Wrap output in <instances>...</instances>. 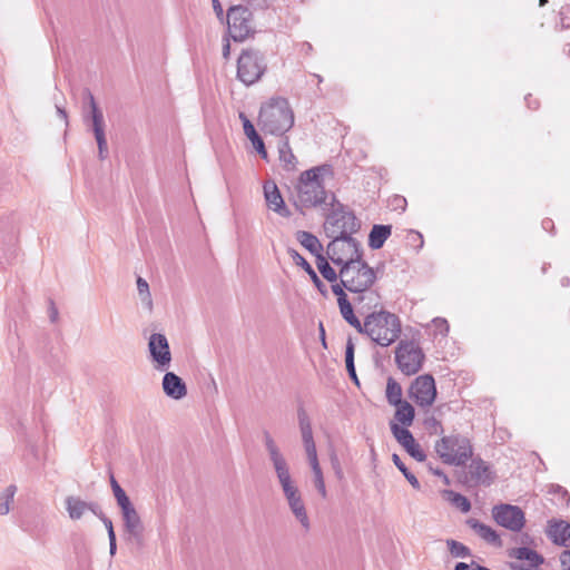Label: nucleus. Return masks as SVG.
Listing matches in <instances>:
<instances>
[{"instance_id":"nucleus-1","label":"nucleus","mask_w":570,"mask_h":570,"mask_svg":"<svg viewBox=\"0 0 570 570\" xmlns=\"http://www.w3.org/2000/svg\"><path fill=\"white\" fill-rule=\"evenodd\" d=\"M263 440L289 510L303 529L308 531L309 519L301 491L292 479L288 462L268 431H264Z\"/></svg>"},{"instance_id":"nucleus-2","label":"nucleus","mask_w":570,"mask_h":570,"mask_svg":"<svg viewBox=\"0 0 570 570\" xmlns=\"http://www.w3.org/2000/svg\"><path fill=\"white\" fill-rule=\"evenodd\" d=\"M345 289L356 294L354 303L361 308H371L379 303V295L372 289L376 281L375 271L368 266L363 256L356 261L347 262L338 271Z\"/></svg>"},{"instance_id":"nucleus-3","label":"nucleus","mask_w":570,"mask_h":570,"mask_svg":"<svg viewBox=\"0 0 570 570\" xmlns=\"http://www.w3.org/2000/svg\"><path fill=\"white\" fill-rule=\"evenodd\" d=\"M331 173L330 165H321L301 173L295 185L296 209L303 213L305 209L316 208L325 204L327 191L325 189L323 175Z\"/></svg>"},{"instance_id":"nucleus-4","label":"nucleus","mask_w":570,"mask_h":570,"mask_svg":"<svg viewBox=\"0 0 570 570\" xmlns=\"http://www.w3.org/2000/svg\"><path fill=\"white\" fill-rule=\"evenodd\" d=\"M258 125L265 134L283 137L294 126V112L286 98L274 97L259 110Z\"/></svg>"},{"instance_id":"nucleus-5","label":"nucleus","mask_w":570,"mask_h":570,"mask_svg":"<svg viewBox=\"0 0 570 570\" xmlns=\"http://www.w3.org/2000/svg\"><path fill=\"white\" fill-rule=\"evenodd\" d=\"M360 333L367 335L377 345L386 347L399 338L401 322L393 313L373 312L364 318Z\"/></svg>"},{"instance_id":"nucleus-6","label":"nucleus","mask_w":570,"mask_h":570,"mask_svg":"<svg viewBox=\"0 0 570 570\" xmlns=\"http://www.w3.org/2000/svg\"><path fill=\"white\" fill-rule=\"evenodd\" d=\"M331 205L332 209L327 213L323 225L326 237H353L361 228L360 219L335 196Z\"/></svg>"},{"instance_id":"nucleus-7","label":"nucleus","mask_w":570,"mask_h":570,"mask_svg":"<svg viewBox=\"0 0 570 570\" xmlns=\"http://www.w3.org/2000/svg\"><path fill=\"white\" fill-rule=\"evenodd\" d=\"M435 452L443 463L463 466L473 456V446L470 439L460 433L444 435L434 444Z\"/></svg>"},{"instance_id":"nucleus-8","label":"nucleus","mask_w":570,"mask_h":570,"mask_svg":"<svg viewBox=\"0 0 570 570\" xmlns=\"http://www.w3.org/2000/svg\"><path fill=\"white\" fill-rule=\"evenodd\" d=\"M267 69L265 56L256 49H244L237 60V78L246 86L257 82Z\"/></svg>"},{"instance_id":"nucleus-9","label":"nucleus","mask_w":570,"mask_h":570,"mask_svg":"<svg viewBox=\"0 0 570 570\" xmlns=\"http://www.w3.org/2000/svg\"><path fill=\"white\" fill-rule=\"evenodd\" d=\"M328 259L340 268L347 262L356 261L364 255L361 243L354 237L331 238L326 246Z\"/></svg>"},{"instance_id":"nucleus-10","label":"nucleus","mask_w":570,"mask_h":570,"mask_svg":"<svg viewBox=\"0 0 570 570\" xmlns=\"http://www.w3.org/2000/svg\"><path fill=\"white\" fill-rule=\"evenodd\" d=\"M425 356L414 341H401L395 348V362L400 371L407 375L416 374L423 365Z\"/></svg>"},{"instance_id":"nucleus-11","label":"nucleus","mask_w":570,"mask_h":570,"mask_svg":"<svg viewBox=\"0 0 570 570\" xmlns=\"http://www.w3.org/2000/svg\"><path fill=\"white\" fill-rule=\"evenodd\" d=\"M228 33L235 41L245 40L253 31L252 13L243 6L230 7L227 12Z\"/></svg>"},{"instance_id":"nucleus-12","label":"nucleus","mask_w":570,"mask_h":570,"mask_svg":"<svg viewBox=\"0 0 570 570\" xmlns=\"http://www.w3.org/2000/svg\"><path fill=\"white\" fill-rule=\"evenodd\" d=\"M492 518L499 525L512 532L521 531L525 523L522 509L508 503L494 505L492 508Z\"/></svg>"},{"instance_id":"nucleus-13","label":"nucleus","mask_w":570,"mask_h":570,"mask_svg":"<svg viewBox=\"0 0 570 570\" xmlns=\"http://www.w3.org/2000/svg\"><path fill=\"white\" fill-rule=\"evenodd\" d=\"M124 520V539L136 548L144 546L145 527L134 504L121 510Z\"/></svg>"},{"instance_id":"nucleus-14","label":"nucleus","mask_w":570,"mask_h":570,"mask_svg":"<svg viewBox=\"0 0 570 570\" xmlns=\"http://www.w3.org/2000/svg\"><path fill=\"white\" fill-rule=\"evenodd\" d=\"M410 395L419 406H431L436 397L434 377L431 374L417 376L410 386Z\"/></svg>"},{"instance_id":"nucleus-15","label":"nucleus","mask_w":570,"mask_h":570,"mask_svg":"<svg viewBox=\"0 0 570 570\" xmlns=\"http://www.w3.org/2000/svg\"><path fill=\"white\" fill-rule=\"evenodd\" d=\"M148 350L151 361L158 371H166L170 366L171 353L167 337L160 333H154L148 341Z\"/></svg>"},{"instance_id":"nucleus-16","label":"nucleus","mask_w":570,"mask_h":570,"mask_svg":"<svg viewBox=\"0 0 570 570\" xmlns=\"http://www.w3.org/2000/svg\"><path fill=\"white\" fill-rule=\"evenodd\" d=\"M297 419L302 442L306 452L307 460L317 458L316 444L313 436L312 423L304 407L297 410Z\"/></svg>"},{"instance_id":"nucleus-17","label":"nucleus","mask_w":570,"mask_h":570,"mask_svg":"<svg viewBox=\"0 0 570 570\" xmlns=\"http://www.w3.org/2000/svg\"><path fill=\"white\" fill-rule=\"evenodd\" d=\"M263 189L267 207L282 216H288L289 212L286 209L285 202L275 181H265Z\"/></svg>"},{"instance_id":"nucleus-18","label":"nucleus","mask_w":570,"mask_h":570,"mask_svg":"<svg viewBox=\"0 0 570 570\" xmlns=\"http://www.w3.org/2000/svg\"><path fill=\"white\" fill-rule=\"evenodd\" d=\"M164 393L174 400H181L187 395L185 382L174 372H166L163 377Z\"/></svg>"},{"instance_id":"nucleus-19","label":"nucleus","mask_w":570,"mask_h":570,"mask_svg":"<svg viewBox=\"0 0 570 570\" xmlns=\"http://www.w3.org/2000/svg\"><path fill=\"white\" fill-rule=\"evenodd\" d=\"M547 534L557 546L568 547L570 544V524L566 521H549Z\"/></svg>"},{"instance_id":"nucleus-20","label":"nucleus","mask_w":570,"mask_h":570,"mask_svg":"<svg viewBox=\"0 0 570 570\" xmlns=\"http://www.w3.org/2000/svg\"><path fill=\"white\" fill-rule=\"evenodd\" d=\"M85 100L88 101L90 108L91 129L95 137L105 135V120L102 111L98 108L95 97L89 89L83 92Z\"/></svg>"},{"instance_id":"nucleus-21","label":"nucleus","mask_w":570,"mask_h":570,"mask_svg":"<svg viewBox=\"0 0 570 570\" xmlns=\"http://www.w3.org/2000/svg\"><path fill=\"white\" fill-rule=\"evenodd\" d=\"M288 254L294 261V263L297 266H301L306 272V274H308L318 292L325 296L327 294V288L325 284L320 279L311 264L294 248H288Z\"/></svg>"},{"instance_id":"nucleus-22","label":"nucleus","mask_w":570,"mask_h":570,"mask_svg":"<svg viewBox=\"0 0 570 570\" xmlns=\"http://www.w3.org/2000/svg\"><path fill=\"white\" fill-rule=\"evenodd\" d=\"M466 524L484 541L493 546L500 547L502 544L500 535L491 527L480 522L478 519H469Z\"/></svg>"},{"instance_id":"nucleus-23","label":"nucleus","mask_w":570,"mask_h":570,"mask_svg":"<svg viewBox=\"0 0 570 570\" xmlns=\"http://www.w3.org/2000/svg\"><path fill=\"white\" fill-rule=\"evenodd\" d=\"M469 473L471 478L478 483L490 484L492 481L490 475V466L480 458L471 460L469 465Z\"/></svg>"},{"instance_id":"nucleus-24","label":"nucleus","mask_w":570,"mask_h":570,"mask_svg":"<svg viewBox=\"0 0 570 570\" xmlns=\"http://www.w3.org/2000/svg\"><path fill=\"white\" fill-rule=\"evenodd\" d=\"M296 239L306 250L314 255L315 258H318V255H323V245L314 234L306 230H298L296 233Z\"/></svg>"},{"instance_id":"nucleus-25","label":"nucleus","mask_w":570,"mask_h":570,"mask_svg":"<svg viewBox=\"0 0 570 570\" xmlns=\"http://www.w3.org/2000/svg\"><path fill=\"white\" fill-rule=\"evenodd\" d=\"M65 507L68 517L72 521L80 520L87 511V501L76 495H69L65 499Z\"/></svg>"},{"instance_id":"nucleus-26","label":"nucleus","mask_w":570,"mask_h":570,"mask_svg":"<svg viewBox=\"0 0 570 570\" xmlns=\"http://www.w3.org/2000/svg\"><path fill=\"white\" fill-rule=\"evenodd\" d=\"M392 227L390 225H374L368 234L370 248H382L386 239L390 237Z\"/></svg>"},{"instance_id":"nucleus-27","label":"nucleus","mask_w":570,"mask_h":570,"mask_svg":"<svg viewBox=\"0 0 570 570\" xmlns=\"http://www.w3.org/2000/svg\"><path fill=\"white\" fill-rule=\"evenodd\" d=\"M279 161L285 170H293L296 167V157L292 151L288 138H282L278 144Z\"/></svg>"},{"instance_id":"nucleus-28","label":"nucleus","mask_w":570,"mask_h":570,"mask_svg":"<svg viewBox=\"0 0 570 570\" xmlns=\"http://www.w3.org/2000/svg\"><path fill=\"white\" fill-rule=\"evenodd\" d=\"M396 411L394 414L395 423H401L403 426H410L413 423L415 411L414 407L407 402H401L400 404L395 405Z\"/></svg>"},{"instance_id":"nucleus-29","label":"nucleus","mask_w":570,"mask_h":570,"mask_svg":"<svg viewBox=\"0 0 570 570\" xmlns=\"http://www.w3.org/2000/svg\"><path fill=\"white\" fill-rule=\"evenodd\" d=\"M511 556L519 560L528 561L530 566L534 568L541 566L544 562V558L541 554L527 547H520L514 549Z\"/></svg>"},{"instance_id":"nucleus-30","label":"nucleus","mask_w":570,"mask_h":570,"mask_svg":"<svg viewBox=\"0 0 570 570\" xmlns=\"http://www.w3.org/2000/svg\"><path fill=\"white\" fill-rule=\"evenodd\" d=\"M337 304L340 307L341 315L345 320V322L353 326L357 332H361L363 323L355 316L353 306L348 298L342 299V302H338Z\"/></svg>"},{"instance_id":"nucleus-31","label":"nucleus","mask_w":570,"mask_h":570,"mask_svg":"<svg viewBox=\"0 0 570 570\" xmlns=\"http://www.w3.org/2000/svg\"><path fill=\"white\" fill-rule=\"evenodd\" d=\"M354 352H355V345H354L352 338L348 337L347 341H346V346H345V365H346V371H347L348 376L351 377V380L356 385H358L360 382H358V379H357V375H356L355 364H354Z\"/></svg>"},{"instance_id":"nucleus-32","label":"nucleus","mask_w":570,"mask_h":570,"mask_svg":"<svg viewBox=\"0 0 570 570\" xmlns=\"http://www.w3.org/2000/svg\"><path fill=\"white\" fill-rule=\"evenodd\" d=\"M308 463H309L312 472H313V476H314L313 481H314V485H315L316 490L320 492L322 498H326L327 492H326L323 472H322V469H321V465L318 462V458L308 459Z\"/></svg>"},{"instance_id":"nucleus-33","label":"nucleus","mask_w":570,"mask_h":570,"mask_svg":"<svg viewBox=\"0 0 570 570\" xmlns=\"http://www.w3.org/2000/svg\"><path fill=\"white\" fill-rule=\"evenodd\" d=\"M390 426L393 436L404 449L409 443H412V441L415 440L407 426H401L394 421L390 423Z\"/></svg>"},{"instance_id":"nucleus-34","label":"nucleus","mask_w":570,"mask_h":570,"mask_svg":"<svg viewBox=\"0 0 570 570\" xmlns=\"http://www.w3.org/2000/svg\"><path fill=\"white\" fill-rule=\"evenodd\" d=\"M316 266L321 275L327 282L335 283L340 278L338 273H336V271L330 265L324 255H318V258H316Z\"/></svg>"},{"instance_id":"nucleus-35","label":"nucleus","mask_w":570,"mask_h":570,"mask_svg":"<svg viewBox=\"0 0 570 570\" xmlns=\"http://www.w3.org/2000/svg\"><path fill=\"white\" fill-rule=\"evenodd\" d=\"M386 400L391 405H397L402 400V387L401 385L392 377L387 379L386 383Z\"/></svg>"},{"instance_id":"nucleus-36","label":"nucleus","mask_w":570,"mask_h":570,"mask_svg":"<svg viewBox=\"0 0 570 570\" xmlns=\"http://www.w3.org/2000/svg\"><path fill=\"white\" fill-rule=\"evenodd\" d=\"M16 493L17 487L14 484H10L0 494V515H6L9 513Z\"/></svg>"},{"instance_id":"nucleus-37","label":"nucleus","mask_w":570,"mask_h":570,"mask_svg":"<svg viewBox=\"0 0 570 570\" xmlns=\"http://www.w3.org/2000/svg\"><path fill=\"white\" fill-rule=\"evenodd\" d=\"M239 119L243 122L244 134L250 140L253 147H255L258 144H262V137L258 135L253 122L247 118V116L244 112L239 114Z\"/></svg>"},{"instance_id":"nucleus-38","label":"nucleus","mask_w":570,"mask_h":570,"mask_svg":"<svg viewBox=\"0 0 570 570\" xmlns=\"http://www.w3.org/2000/svg\"><path fill=\"white\" fill-rule=\"evenodd\" d=\"M393 463L395 466L402 472L404 478L409 481V483L416 490H420L421 484L417 478L406 468V465L402 462L401 458L397 454L392 455Z\"/></svg>"},{"instance_id":"nucleus-39","label":"nucleus","mask_w":570,"mask_h":570,"mask_svg":"<svg viewBox=\"0 0 570 570\" xmlns=\"http://www.w3.org/2000/svg\"><path fill=\"white\" fill-rule=\"evenodd\" d=\"M445 494L448 495V499L451 501V503L459 508L462 512L470 511L471 503L466 497L451 490L445 491Z\"/></svg>"},{"instance_id":"nucleus-40","label":"nucleus","mask_w":570,"mask_h":570,"mask_svg":"<svg viewBox=\"0 0 570 570\" xmlns=\"http://www.w3.org/2000/svg\"><path fill=\"white\" fill-rule=\"evenodd\" d=\"M446 546L449 547L450 553L455 558H466L471 556L470 549L459 541L449 539L446 540Z\"/></svg>"},{"instance_id":"nucleus-41","label":"nucleus","mask_w":570,"mask_h":570,"mask_svg":"<svg viewBox=\"0 0 570 570\" xmlns=\"http://www.w3.org/2000/svg\"><path fill=\"white\" fill-rule=\"evenodd\" d=\"M100 520L104 523V525H105V528L107 530V533H108L109 553H110L111 557H114L116 554V551H117V540H116V533H115V530H114L112 521L107 515H105Z\"/></svg>"},{"instance_id":"nucleus-42","label":"nucleus","mask_w":570,"mask_h":570,"mask_svg":"<svg viewBox=\"0 0 570 570\" xmlns=\"http://www.w3.org/2000/svg\"><path fill=\"white\" fill-rule=\"evenodd\" d=\"M16 255V244L14 237L12 236L9 243L0 248V267H4L6 264H9L11 259Z\"/></svg>"},{"instance_id":"nucleus-43","label":"nucleus","mask_w":570,"mask_h":570,"mask_svg":"<svg viewBox=\"0 0 570 570\" xmlns=\"http://www.w3.org/2000/svg\"><path fill=\"white\" fill-rule=\"evenodd\" d=\"M137 291H138L141 302L145 303L150 308L151 307V295L149 292V285L142 277L137 278Z\"/></svg>"},{"instance_id":"nucleus-44","label":"nucleus","mask_w":570,"mask_h":570,"mask_svg":"<svg viewBox=\"0 0 570 570\" xmlns=\"http://www.w3.org/2000/svg\"><path fill=\"white\" fill-rule=\"evenodd\" d=\"M432 326L434 327L433 335L438 336L441 335L442 337L448 336L450 331V325L448 321L443 317H434L431 322Z\"/></svg>"},{"instance_id":"nucleus-45","label":"nucleus","mask_w":570,"mask_h":570,"mask_svg":"<svg viewBox=\"0 0 570 570\" xmlns=\"http://www.w3.org/2000/svg\"><path fill=\"white\" fill-rule=\"evenodd\" d=\"M404 450L419 462H423L426 459V454L415 440H413L412 443H409Z\"/></svg>"},{"instance_id":"nucleus-46","label":"nucleus","mask_w":570,"mask_h":570,"mask_svg":"<svg viewBox=\"0 0 570 570\" xmlns=\"http://www.w3.org/2000/svg\"><path fill=\"white\" fill-rule=\"evenodd\" d=\"M424 425L430 434H442L444 429L439 420L434 416H429L424 421Z\"/></svg>"},{"instance_id":"nucleus-47","label":"nucleus","mask_w":570,"mask_h":570,"mask_svg":"<svg viewBox=\"0 0 570 570\" xmlns=\"http://www.w3.org/2000/svg\"><path fill=\"white\" fill-rule=\"evenodd\" d=\"M114 495H115V499L117 501V504L118 507L120 508V510L131 505V501L130 499L128 498V495L126 494L125 490L122 488L120 489H116V491L112 492Z\"/></svg>"},{"instance_id":"nucleus-48","label":"nucleus","mask_w":570,"mask_h":570,"mask_svg":"<svg viewBox=\"0 0 570 570\" xmlns=\"http://www.w3.org/2000/svg\"><path fill=\"white\" fill-rule=\"evenodd\" d=\"M406 199L401 195H394L389 199V206L393 210L404 212L406 208Z\"/></svg>"},{"instance_id":"nucleus-49","label":"nucleus","mask_w":570,"mask_h":570,"mask_svg":"<svg viewBox=\"0 0 570 570\" xmlns=\"http://www.w3.org/2000/svg\"><path fill=\"white\" fill-rule=\"evenodd\" d=\"M95 138H96L97 145H98V156L101 160H104L107 158V155H108V145H107L106 135L97 136Z\"/></svg>"},{"instance_id":"nucleus-50","label":"nucleus","mask_w":570,"mask_h":570,"mask_svg":"<svg viewBox=\"0 0 570 570\" xmlns=\"http://www.w3.org/2000/svg\"><path fill=\"white\" fill-rule=\"evenodd\" d=\"M549 492L558 494L560 497L561 502H563L566 504H568L570 501V495H569L568 491L558 484H552L550 487Z\"/></svg>"},{"instance_id":"nucleus-51","label":"nucleus","mask_w":570,"mask_h":570,"mask_svg":"<svg viewBox=\"0 0 570 570\" xmlns=\"http://www.w3.org/2000/svg\"><path fill=\"white\" fill-rule=\"evenodd\" d=\"M331 288L332 292L337 296V303L342 302V299H347V295L344 292L345 287L341 279L340 282L336 281L335 283H332Z\"/></svg>"},{"instance_id":"nucleus-52","label":"nucleus","mask_w":570,"mask_h":570,"mask_svg":"<svg viewBox=\"0 0 570 570\" xmlns=\"http://www.w3.org/2000/svg\"><path fill=\"white\" fill-rule=\"evenodd\" d=\"M87 511H90L97 518L102 519L106 514L104 513L101 507L94 501L87 502Z\"/></svg>"},{"instance_id":"nucleus-53","label":"nucleus","mask_w":570,"mask_h":570,"mask_svg":"<svg viewBox=\"0 0 570 570\" xmlns=\"http://www.w3.org/2000/svg\"><path fill=\"white\" fill-rule=\"evenodd\" d=\"M331 464H332V468H333L336 476L338 479H342L343 478V470H342L341 463H340L338 458H337L336 454H332L331 455Z\"/></svg>"},{"instance_id":"nucleus-54","label":"nucleus","mask_w":570,"mask_h":570,"mask_svg":"<svg viewBox=\"0 0 570 570\" xmlns=\"http://www.w3.org/2000/svg\"><path fill=\"white\" fill-rule=\"evenodd\" d=\"M248 6L254 9H266L268 8L272 0H244Z\"/></svg>"},{"instance_id":"nucleus-55","label":"nucleus","mask_w":570,"mask_h":570,"mask_svg":"<svg viewBox=\"0 0 570 570\" xmlns=\"http://www.w3.org/2000/svg\"><path fill=\"white\" fill-rule=\"evenodd\" d=\"M560 562L563 570H570V550H566L561 553Z\"/></svg>"},{"instance_id":"nucleus-56","label":"nucleus","mask_w":570,"mask_h":570,"mask_svg":"<svg viewBox=\"0 0 570 570\" xmlns=\"http://www.w3.org/2000/svg\"><path fill=\"white\" fill-rule=\"evenodd\" d=\"M430 471L440 478H442L444 484H450L449 476L440 469V468H433L431 463H429Z\"/></svg>"},{"instance_id":"nucleus-57","label":"nucleus","mask_w":570,"mask_h":570,"mask_svg":"<svg viewBox=\"0 0 570 570\" xmlns=\"http://www.w3.org/2000/svg\"><path fill=\"white\" fill-rule=\"evenodd\" d=\"M212 3H213V9H214L217 18L219 20H223V18H224V9H223L222 3L219 2V0H213Z\"/></svg>"},{"instance_id":"nucleus-58","label":"nucleus","mask_w":570,"mask_h":570,"mask_svg":"<svg viewBox=\"0 0 570 570\" xmlns=\"http://www.w3.org/2000/svg\"><path fill=\"white\" fill-rule=\"evenodd\" d=\"M49 317L52 323H55L58 318V309L52 301H50Z\"/></svg>"},{"instance_id":"nucleus-59","label":"nucleus","mask_w":570,"mask_h":570,"mask_svg":"<svg viewBox=\"0 0 570 570\" xmlns=\"http://www.w3.org/2000/svg\"><path fill=\"white\" fill-rule=\"evenodd\" d=\"M254 148L263 159H267V151L264 141H262V144L256 145Z\"/></svg>"},{"instance_id":"nucleus-60","label":"nucleus","mask_w":570,"mask_h":570,"mask_svg":"<svg viewBox=\"0 0 570 570\" xmlns=\"http://www.w3.org/2000/svg\"><path fill=\"white\" fill-rule=\"evenodd\" d=\"M525 101H527V105H528V107H529L530 109H533V110L538 109V107H539V101H538L537 99H533V98L531 97V95H529V96H527V97H525Z\"/></svg>"},{"instance_id":"nucleus-61","label":"nucleus","mask_w":570,"mask_h":570,"mask_svg":"<svg viewBox=\"0 0 570 570\" xmlns=\"http://www.w3.org/2000/svg\"><path fill=\"white\" fill-rule=\"evenodd\" d=\"M542 228H543L544 230H550V232H552V230H553V228H554V223H553V220H552V219H550V218H546V219H543V220H542Z\"/></svg>"},{"instance_id":"nucleus-62","label":"nucleus","mask_w":570,"mask_h":570,"mask_svg":"<svg viewBox=\"0 0 570 570\" xmlns=\"http://www.w3.org/2000/svg\"><path fill=\"white\" fill-rule=\"evenodd\" d=\"M56 108H57L58 116L66 122V125H68V115H67L66 109H63L59 106H56Z\"/></svg>"},{"instance_id":"nucleus-63","label":"nucleus","mask_w":570,"mask_h":570,"mask_svg":"<svg viewBox=\"0 0 570 570\" xmlns=\"http://www.w3.org/2000/svg\"><path fill=\"white\" fill-rule=\"evenodd\" d=\"M110 485H111L112 492L116 491V489H120L121 488L119 485V483L116 481L114 475L110 476Z\"/></svg>"},{"instance_id":"nucleus-64","label":"nucleus","mask_w":570,"mask_h":570,"mask_svg":"<svg viewBox=\"0 0 570 570\" xmlns=\"http://www.w3.org/2000/svg\"><path fill=\"white\" fill-rule=\"evenodd\" d=\"M469 564L468 563H464V562H459L456 563V566L454 567V570H469Z\"/></svg>"}]
</instances>
